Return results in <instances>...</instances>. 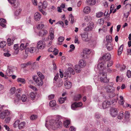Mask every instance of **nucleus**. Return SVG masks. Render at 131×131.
<instances>
[{
  "mask_svg": "<svg viewBox=\"0 0 131 131\" xmlns=\"http://www.w3.org/2000/svg\"><path fill=\"white\" fill-rule=\"evenodd\" d=\"M59 76V74L58 73L55 76V77L54 78V80L56 81H57L58 78Z\"/></svg>",
  "mask_w": 131,
  "mask_h": 131,
  "instance_id": "774afa93",
  "label": "nucleus"
},
{
  "mask_svg": "<svg viewBox=\"0 0 131 131\" xmlns=\"http://www.w3.org/2000/svg\"><path fill=\"white\" fill-rule=\"evenodd\" d=\"M127 75L128 78L131 77V72L130 70H128L127 73Z\"/></svg>",
  "mask_w": 131,
  "mask_h": 131,
  "instance_id": "09e8293b",
  "label": "nucleus"
},
{
  "mask_svg": "<svg viewBox=\"0 0 131 131\" xmlns=\"http://www.w3.org/2000/svg\"><path fill=\"white\" fill-rule=\"evenodd\" d=\"M104 13L102 12H99L96 14V17L98 18L101 17L102 15H103Z\"/></svg>",
  "mask_w": 131,
  "mask_h": 131,
  "instance_id": "a19ab883",
  "label": "nucleus"
},
{
  "mask_svg": "<svg viewBox=\"0 0 131 131\" xmlns=\"http://www.w3.org/2000/svg\"><path fill=\"white\" fill-rule=\"evenodd\" d=\"M90 50L88 49L85 48L84 49L83 51V54L82 56L84 59H86L88 58L89 55L91 53Z\"/></svg>",
  "mask_w": 131,
  "mask_h": 131,
  "instance_id": "20e7f679",
  "label": "nucleus"
},
{
  "mask_svg": "<svg viewBox=\"0 0 131 131\" xmlns=\"http://www.w3.org/2000/svg\"><path fill=\"white\" fill-rule=\"evenodd\" d=\"M106 47H107V49L109 50H112V48L111 45L110 43L109 42H108L106 45Z\"/></svg>",
  "mask_w": 131,
  "mask_h": 131,
  "instance_id": "4c0bfd02",
  "label": "nucleus"
},
{
  "mask_svg": "<svg viewBox=\"0 0 131 131\" xmlns=\"http://www.w3.org/2000/svg\"><path fill=\"white\" fill-rule=\"evenodd\" d=\"M110 105L109 101H104L102 104V107L104 109H105L106 108L109 107V105Z\"/></svg>",
  "mask_w": 131,
  "mask_h": 131,
  "instance_id": "2eb2a0df",
  "label": "nucleus"
},
{
  "mask_svg": "<svg viewBox=\"0 0 131 131\" xmlns=\"http://www.w3.org/2000/svg\"><path fill=\"white\" fill-rule=\"evenodd\" d=\"M3 55L7 57H9L11 55V54L8 52L4 53Z\"/></svg>",
  "mask_w": 131,
  "mask_h": 131,
  "instance_id": "864d4df0",
  "label": "nucleus"
},
{
  "mask_svg": "<svg viewBox=\"0 0 131 131\" xmlns=\"http://www.w3.org/2000/svg\"><path fill=\"white\" fill-rule=\"evenodd\" d=\"M25 47L24 43H22L21 44L20 46V49L21 50H23Z\"/></svg>",
  "mask_w": 131,
  "mask_h": 131,
  "instance_id": "603ef678",
  "label": "nucleus"
},
{
  "mask_svg": "<svg viewBox=\"0 0 131 131\" xmlns=\"http://www.w3.org/2000/svg\"><path fill=\"white\" fill-rule=\"evenodd\" d=\"M37 74L39 77L41 78V79H44L45 77L43 74L40 72H39L37 73Z\"/></svg>",
  "mask_w": 131,
  "mask_h": 131,
  "instance_id": "79ce46f5",
  "label": "nucleus"
},
{
  "mask_svg": "<svg viewBox=\"0 0 131 131\" xmlns=\"http://www.w3.org/2000/svg\"><path fill=\"white\" fill-rule=\"evenodd\" d=\"M11 39L10 38H8V39L7 40V42L8 43V45L9 46H10L12 44L11 43Z\"/></svg>",
  "mask_w": 131,
  "mask_h": 131,
  "instance_id": "bf43d9fd",
  "label": "nucleus"
},
{
  "mask_svg": "<svg viewBox=\"0 0 131 131\" xmlns=\"http://www.w3.org/2000/svg\"><path fill=\"white\" fill-rule=\"evenodd\" d=\"M70 121L69 120H67L66 121L64 122L63 123L64 125L66 128L68 127V125L70 124Z\"/></svg>",
  "mask_w": 131,
  "mask_h": 131,
  "instance_id": "e433bc0d",
  "label": "nucleus"
},
{
  "mask_svg": "<svg viewBox=\"0 0 131 131\" xmlns=\"http://www.w3.org/2000/svg\"><path fill=\"white\" fill-rule=\"evenodd\" d=\"M6 22V20L2 18L0 19V23H5Z\"/></svg>",
  "mask_w": 131,
  "mask_h": 131,
  "instance_id": "338daca9",
  "label": "nucleus"
},
{
  "mask_svg": "<svg viewBox=\"0 0 131 131\" xmlns=\"http://www.w3.org/2000/svg\"><path fill=\"white\" fill-rule=\"evenodd\" d=\"M58 41L59 42H62L63 41L64 39V38L62 36H60L58 38Z\"/></svg>",
  "mask_w": 131,
  "mask_h": 131,
  "instance_id": "de8ad7c7",
  "label": "nucleus"
},
{
  "mask_svg": "<svg viewBox=\"0 0 131 131\" xmlns=\"http://www.w3.org/2000/svg\"><path fill=\"white\" fill-rule=\"evenodd\" d=\"M123 117L124 114H123V112H121L118 115L117 118L118 119H122L123 118Z\"/></svg>",
  "mask_w": 131,
  "mask_h": 131,
  "instance_id": "58836bf2",
  "label": "nucleus"
},
{
  "mask_svg": "<svg viewBox=\"0 0 131 131\" xmlns=\"http://www.w3.org/2000/svg\"><path fill=\"white\" fill-rule=\"evenodd\" d=\"M86 63L83 60H80L79 61V65H80L81 67L82 68L86 65Z\"/></svg>",
  "mask_w": 131,
  "mask_h": 131,
  "instance_id": "412c9836",
  "label": "nucleus"
},
{
  "mask_svg": "<svg viewBox=\"0 0 131 131\" xmlns=\"http://www.w3.org/2000/svg\"><path fill=\"white\" fill-rule=\"evenodd\" d=\"M81 97V95L80 94L75 95L74 97V99L75 101L79 100Z\"/></svg>",
  "mask_w": 131,
  "mask_h": 131,
  "instance_id": "bb28decb",
  "label": "nucleus"
},
{
  "mask_svg": "<svg viewBox=\"0 0 131 131\" xmlns=\"http://www.w3.org/2000/svg\"><path fill=\"white\" fill-rule=\"evenodd\" d=\"M92 29L90 27L88 26L84 29V30L85 31H89L91 30Z\"/></svg>",
  "mask_w": 131,
  "mask_h": 131,
  "instance_id": "3c124183",
  "label": "nucleus"
},
{
  "mask_svg": "<svg viewBox=\"0 0 131 131\" xmlns=\"http://www.w3.org/2000/svg\"><path fill=\"white\" fill-rule=\"evenodd\" d=\"M37 118V116L36 115H32L30 117V119L31 120H34L36 119Z\"/></svg>",
  "mask_w": 131,
  "mask_h": 131,
  "instance_id": "a18cd8bd",
  "label": "nucleus"
},
{
  "mask_svg": "<svg viewBox=\"0 0 131 131\" xmlns=\"http://www.w3.org/2000/svg\"><path fill=\"white\" fill-rule=\"evenodd\" d=\"M82 103L81 102H79L78 103L74 102L71 105V108L73 110H75L76 108L82 106Z\"/></svg>",
  "mask_w": 131,
  "mask_h": 131,
  "instance_id": "0eeeda50",
  "label": "nucleus"
},
{
  "mask_svg": "<svg viewBox=\"0 0 131 131\" xmlns=\"http://www.w3.org/2000/svg\"><path fill=\"white\" fill-rule=\"evenodd\" d=\"M16 91V89L15 87H12L10 90V93L12 94H14Z\"/></svg>",
  "mask_w": 131,
  "mask_h": 131,
  "instance_id": "72a5a7b5",
  "label": "nucleus"
},
{
  "mask_svg": "<svg viewBox=\"0 0 131 131\" xmlns=\"http://www.w3.org/2000/svg\"><path fill=\"white\" fill-rule=\"evenodd\" d=\"M37 65V64L36 62H34L32 64L31 66H32V69H34V68L36 67Z\"/></svg>",
  "mask_w": 131,
  "mask_h": 131,
  "instance_id": "69168bd1",
  "label": "nucleus"
},
{
  "mask_svg": "<svg viewBox=\"0 0 131 131\" xmlns=\"http://www.w3.org/2000/svg\"><path fill=\"white\" fill-rule=\"evenodd\" d=\"M102 76L100 78V80L101 82L104 83H107L109 81V80L107 79L106 73L102 72L101 74Z\"/></svg>",
  "mask_w": 131,
  "mask_h": 131,
  "instance_id": "39448f33",
  "label": "nucleus"
},
{
  "mask_svg": "<svg viewBox=\"0 0 131 131\" xmlns=\"http://www.w3.org/2000/svg\"><path fill=\"white\" fill-rule=\"evenodd\" d=\"M14 49L15 50H17V51H18V49L19 48L18 46V44H15L14 45Z\"/></svg>",
  "mask_w": 131,
  "mask_h": 131,
  "instance_id": "13d9d810",
  "label": "nucleus"
},
{
  "mask_svg": "<svg viewBox=\"0 0 131 131\" xmlns=\"http://www.w3.org/2000/svg\"><path fill=\"white\" fill-rule=\"evenodd\" d=\"M84 20L85 21H90L91 20V17L89 16H85L84 18Z\"/></svg>",
  "mask_w": 131,
  "mask_h": 131,
  "instance_id": "c85d7f7f",
  "label": "nucleus"
},
{
  "mask_svg": "<svg viewBox=\"0 0 131 131\" xmlns=\"http://www.w3.org/2000/svg\"><path fill=\"white\" fill-rule=\"evenodd\" d=\"M48 32L46 30H42L40 31L38 34L39 36L43 37L47 34Z\"/></svg>",
  "mask_w": 131,
  "mask_h": 131,
  "instance_id": "f3484780",
  "label": "nucleus"
},
{
  "mask_svg": "<svg viewBox=\"0 0 131 131\" xmlns=\"http://www.w3.org/2000/svg\"><path fill=\"white\" fill-rule=\"evenodd\" d=\"M54 94H51L48 96V98L49 100H52L54 98Z\"/></svg>",
  "mask_w": 131,
  "mask_h": 131,
  "instance_id": "680f3d73",
  "label": "nucleus"
},
{
  "mask_svg": "<svg viewBox=\"0 0 131 131\" xmlns=\"http://www.w3.org/2000/svg\"><path fill=\"white\" fill-rule=\"evenodd\" d=\"M25 123V122H21L18 125L19 128L20 129H21L23 128L24 126Z\"/></svg>",
  "mask_w": 131,
  "mask_h": 131,
  "instance_id": "2f4dec72",
  "label": "nucleus"
},
{
  "mask_svg": "<svg viewBox=\"0 0 131 131\" xmlns=\"http://www.w3.org/2000/svg\"><path fill=\"white\" fill-rule=\"evenodd\" d=\"M106 40L108 42H110L112 41V37L111 36H107L106 37Z\"/></svg>",
  "mask_w": 131,
  "mask_h": 131,
  "instance_id": "c756f323",
  "label": "nucleus"
},
{
  "mask_svg": "<svg viewBox=\"0 0 131 131\" xmlns=\"http://www.w3.org/2000/svg\"><path fill=\"white\" fill-rule=\"evenodd\" d=\"M66 100V97H60L58 101L60 104H62L64 102V101Z\"/></svg>",
  "mask_w": 131,
  "mask_h": 131,
  "instance_id": "393cba45",
  "label": "nucleus"
},
{
  "mask_svg": "<svg viewBox=\"0 0 131 131\" xmlns=\"http://www.w3.org/2000/svg\"><path fill=\"white\" fill-rule=\"evenodd\" d=\"M58 50L57 49H54L53 50V52H54V54L55 55H56L58 53Z\"/></svg>",
  "mask_w": 131,
  "mask_h": 131,
  "instance_id": "4d7b16f0",
  "label": "nucleus"
},
{
  "mask_svg": "<svg viewBox=\"0 0 131 131\" xmlns=\"http://www.w3.org/2000/svg\"><path fill=\"white\" fill-rule=\"evenodd\" d=\"M7 44V43L5 41H2L0 42V47L3 48Z\"/></svg>",
  "mask_w": 131,
  "mask_h": 131,
  "instance_id": "7c9ffc66",
  "label": "nucleus"
},
{
  "mask_svg": "<svg viewBox=\"0 0 131 131\" xmlns=\"http://www.w3.org/2000/svg\"><path fill=\"white\" fill-rule=\"evenodd\" d=\"M32 78L38 86H40L42 85L43 84L42 80L43 79H41L39 77H37V76H33Z\"/></svg>",
  "mask_w": 131,
  "mask_h": 131,
  "instance_id": "f03ea898",
  "label": "nucleus"
},
{
  "mask_svg": "<svg viewBox=\"0 0 131 131\" xmlns=\"http://www.w3.org/2000/svg\"><path fill=\"white\" fill-rule=\"evenodd\" d=\"M30 97L32 99H34L35 98V96L33 92L31 93L30 94Z\"/></svg>",
  "mask_w": 131,
  "mask_h": 131,
  "instance_id": "8fccbe9b",
  "label": "nucleus"
},
{
  "mask_svg": "<svg viewBox=\"0 0 131 131\" xmlns=\"http://www.w3.org/2000/svg\"><path fill=\"white\" fill-rule=\"evenodd\" d=\"M111 55L110 53H107L103 56L101 58V60H104L105 61H108L111 59Z\"/></svg>",
  "mask_w": 131,
  "mask_h": 131,
  "instance_id": "9b49d317",
  "label": "nucleus"
},
{
  "mask_svg": "<svg viewBox=\"0 0 131 131\" xmlns=\"http://www.w3.org/2000/svg\"><path fill=\"white\" fill-rule=\"evenodd\" d=\"M86 2L88 5L92 6L95 4L96 1L95 0H87Z\"/></svg>",
  "mask_w": 131,
  "mask_h": 131,
  "instance_id": "a211bd4d",
  "label": "nucleus"
},
{
  "mask_svg": "<svg viewBox=\"0 0 131 131\" xmlns=\"http://www.w3.org/2000/svg\"><path fill=\"white\" fill-rule=\"evenodd\" d=\"M21 11V9H19L17 10L15 13V16H18L20 14V12Z\"/></svg>",
  "mask_w": 131,
  "mask_h": 131,
  "instance_id": "ea45409f",
  "label": "nucleus"
},
{
  "mask_svg": "<svg viewBox=\"0 0 131 131\" xmlns=\"http://www.w3.org/2000/svg\"><path fill=\"white\" fill-rule=\"evenodd\" d=\"M123 47V45H122L118 51V56L120 55L121 54L122 51Z\"/></svg>",
  "mask_w": 131,
  "mask_h": 131,
  "instance_id": "5701e85b",
  "label": "nucleus"
},
{
  "mask_svg": "<svg viewBox=\"0 0 131 131\" xmlns=\"http://www.w3.org/2000/svg\"><path fill=\"white\" fill-rule=\"evenodd\" d=\"M54 30L52 28H51L50 29V35L48 37V39H50V40L52 41L54 38Z\"/></svg>",
  "mask_w": 131,
  "mask_h": 131,
  "instance_id": "1a4fd4ad",
  "label": "nucleus"
},
{
  "mask_svg": "<svg viewBox=\"0 0 131 131\" xmlns=\"http://www.w3.org/2000/svg\"><path fill=\"white\" fill-rule=\"evenodd\" d=\"M92 29V28L94 27V24L92 22H90L89 23V25H88Z\"/></svg>",
  "mask_w": 131,
  "mask_h": 131,
  "instance_id": "6e6d98bb",
  "label": "nucleus"
},
{
  "mask_svg": "<svg viewBox=\"0 0 131 131\" xmlns=\"http://www.w3.org/2000/svg\"><path fill=\"white\" fill-rule=\"evenodd\" d=\"M43 24H38L37 26V28L39 30L42 29L43 27Z\"/></svg>",
  "mask_w": 131,
  "mask_h": 131,
  "instance_id": "c9c22d12",
  "label": "nucleus"
},
{
  "mask_svg": "<svg viewBox=\"0 0 131 131\" xmlns=\"http://www.w3.org/2000/svg\"><path fill=\"white\" fill-rule=\"evenodd\" d=\"M130 12V11L124 14V17L126 18H127L129 15Z\"/></svg>",
  "mask_w": 131,
  "mask_h": 131,
  "instance_id": "0e129e2a",
  "label": "nucleus"
},
{
  "mask_svg": "<svg viewBox=\"0 0 131 131\" xmlns=\"http://www.w3.org/2000/svg\"><path fill=\"white\" fill-rule=\"evenodd\" d=\"M46 46L45 43L42 40L39 41L37 44V48L38 49H43Z\"/></svg>",
  "mask_w": 131,
  "mask_h": 131,
  "instance_id": "423d86ee",
  "label": "nucleus"
},
{
  "mask_svg": "<svg viewBox=\"0 0 131 131\" xmlns=\"http://www.w3.org/2000/svg\"><path fill=\"white\" fill-rule=\"evenodd\" d=\"M56 121L54 120H51L49 121V125L51 126H54L56 123Z\"/></svg>",
  "mask_w": 131,
  "mask_h": 131,
  "instance_id": "cd10ccee",
  "label": "nucleus"
},
{
  "mask_svg": "<svg viewBox=\"0 0 131 131\" xmlns=\"http://www.w3.org/2000/svg\"><path fill=\"white\" fill-rule=\"evenodd\" d=\"M130 116V114L128 112H126L125 113V118H128Z\"/></svg>",
  "mask_w": 131,
  "mask_h": 131,
  "instance_id": "49530a36",
  "label": "nucleus"
},
{
  "mask_svg": "<svg viewBox=\"0 0 131 131\" xmlns=\"http://www.w3.org/2000/svg\"><path fill=\"white\" fill-rule=\"evenodd\" d=\"M31 64V63L29 62L25 64H23L21 65V67L22 68H24L26 67L27 66L30 65Z\"/></svg>",
  "mask_w": 131,
  "mask_h": 131,
  "instance_id": "473e14b6",
  "label": "nucleus"
},
{
  "mask_svg": "<svg viewBox=\"0 0 131 131\" xmlns=\"http://www.w3.org/2000/svg\"><path fill=\"white\" fill-rule=\"evenodd\" d=\"M9 3L12 4L13 6L15 8L17 7L19 4V2L18 0H13V2L11 1Z\"/></svg>",
  "mask_w": 131,
  "mask_h": 131,
  "instance_id": "dca6fc26",
  "label": "nucleus"
},
{
  "mask_svg": "<svg viewBox=\"0 0 131 131\" xmlns=\"http://www.w3.org/2000/svg\"><path fill=\"white\" fill-rule=\"evenodd\" d=\"M108 85L105 86V89L107 93H111L113 95V97L115 96V93H114L115 91L114 88L113 86V84L112 82H110L108 84Z\"/></svg>",
  "mask_w": 131,
  "mask_h": 131,
  "instance_id": "f257e3e1",
  "label": "nucleus"
},
{
  "mask_svg": "<svg viewBox=\"0 0 131 131\" xmlns=\"http://www.w3.org/2000/svg\"><path fill=\"white\" fill-rule=\"evenodd\" d=\"M110 114L112 117H115L117 114V111L116 108L113 107L110 110Z\"/></svg>",
  "mask_w": 131,
  "mask_h": 131,
  "instance_id": "9d476101",
  "label": "nucleus"
},
{
  "mask_svg": "<svg viewBox=\"0 0 131 131\" xmlns=\"http://www.w3.org/2000/svg\"><path fill=\"white\" fill-rule=\"evenodd\" d=\"M17 81L18 82L21 83H23L24 84L25 82V80L24 79L21 78H18L17 79Z\"/></svg>",
  "mask_w": 131,
  "mask_h": 131,
  "instance_id": "f704fd0d",
  "label": "nucleus"
},
{
  "mask_svg": "<svg viewBox=\"0 0 131 131\" xmlns=\"http://www.w3.org/2000/svg\"><path fill=\"white\" fill-rule=\"evenodd\" d=\"M49 105L51 107H53L56 104V101L54 100H53L50 102L49 103Z\"/></svg>",
  "mask_w": 131,
  "mask_h": 131,
  "instance_id": "a878e982",
  "label": "nucleus"
},
{
  "mask_svg": "<svg viewBox=\"0 0 131 131\" xmlns=\"http://www.w3.org/2000/svg\"><path fill=\"white\" fill-rule=\"evenodd\" d=\"M35 48H31L29 49V52L31 53H33L35 51Z\"/></svg>",
  "mask_w": 131,
  "mask_h": 131,
  "instance_id": "e2e57ef3",
  "label": "nucleus"
},
{
  "mask_svg": "<svg viewBox=\"0 0 131 131\" xmlns=\"http://www.w3.org/2000/svg\"><path fill=\"white\" fill-rule=\"evenodd\" d=\"M113 64L112 61H111L108 63L107 64V67H110Z\"/></svg>",
  "mask_w": 131,
  "mask_h": 131,
  "instance_id": "052dcab7",
  "label": "nucleus"
},
{
  "mask_svg": "<svg viewBox=\"0 0 131 131\" xmlns=\"http://www.w3.org/2000/svg\"><path fill=\"white\" fill-rule=\"evenodd\" d=\"M41 18V15L39 13L37 12L35 14L34 18L36 21H39Z\"/></svg>",
  "mask_w": 131,
  "mask_h": 131,
  "instance_id": "4468645a",
  "label": "nucleus"
},
{
  "mask_svg": "<svg viewBox=\"0 0 131 131\" xmlns=\"http://www.w3.org/2000/svg\"><path fill=\"white\" fill-rule=\"evenodd\" d=\"M81 37L82 40L84 41H87L89 40L90 39L88 37L87 33L84 32L81 34Z\"/></svg>",
  "mask_w": 131,
  "mask_h": 131,
  "instance_id": "f8f14e48",
  "label": "nucleus"
},
{
  "mask_svg": "<svg viewBox=\"0 0 131 131\" xmlns=\"http://www.w3.org/2000/svg\"><path fill=\"white\" fill-rule=\"evenodd\" d=\"M64 74L65 75L66 74L67 75H69V74H72L74 75L75 74V72L72 68L71 67H69L64 72Z\"/></svg>",
  "mask_w": 131,
  "mask_h": 131,
  "instance_id": "6e6552de",
  "label": "nucleus"
},
{
  "mask_svg": "<svg viewBox=\"0 0 131 131\" xmlns=\"http://www.w3.org/2000/svg\"><path fill=\"white\" fill-rule=\"evenodd\" d=\"M11 118L10 117H8L5 118V121L6 123H8L10 119Z\"/></svg>",
  "mask_w": 131,
  "mask_h": 131,
  "instance_id": "5fc2aeb1",
  "label": "nucleus"
},
{
  "mask_svg": "<svg viewBox=\"0 0 131 131\" xmlns=\"http://www.w3.org/2000/svg\"><path fill=\"white\" fill-rule=\"evenodd\" d=\"M42 7H43L44 8H46L47 7V3L46 1H44L43 2V4L41 3Z\"/></svg>",
  "mask_w": 131,
  "mask_h": 131,
  "instance_id": "37998d69",
  "label": "nucleus"
},
{
  "mask_svg": "<svg viewBox=\"0 0 131 131\" xmlns=\"http://www.w3.org/2000/svg\"><path fill=\"white\" fill-rule=\"evenodd\" d=\"M62 122L59 121H58L57 122H56L55 125H54V127L55 128H60L62 126Z\"/></svg>",
  "mask_w": 131,
  "mask_h": 131,
  "instance_id": "6ab92c4d",
  "label": "nucleus"
},
{
  "mask_svg": "<svg viewBox=\"0 0 131 131\" xmlns=\"http://www.w3.org/2000/svg\"><path fill=\"white\" fill-rule=\"evenodd\" d=\"M27 97L24 94L21 97V100L23 102H25L26 101Z\"/></svg>",
  "mask_w": 131,
  "mask_h": 131,
  "instance_id": "c03bdc74",
  "label": "nucleus"
},
{
  "mask_svg": "<svg viewBox=\"0 0 131 131\" xmlns=\"http://www.w3.org/2000/svg\"><path fill=\"white\" fill-rule=\"evenodd\" d=\"M91 11V9L89 6H86L84 7L83 9V12L85 13H88L90 12Z\"/></svg>",
  "mask_w": 131,
  "mask_h": 131,
  "instance_id": "4be33fe9",
  "label": "nucleus"
},
{
  "mask_svg": "<svg viewBox=\"0 0 131 131\" xmlns=\"http://www.w3.org/2000/svg\"><path fill=\"white\" fill-rule=\"evenodd\" d=\"M69 20H71V23L72 24H73V23L74 21V16L72 15V14H71L69 16Z\"/></svg>",
  "mask_w": 131,
  "mask_h": 131,
  "instance_id": "b1692460",
  "label": "nucleus"
},
{
  "mask_svg": "<svg viewBox=\"0 0 131 131\" xmlns=\"http://www.w3.org/2000/svg\"><path fill=\"white\" fill-rule=\"evenodd\" d=\"M10 114V112L8 110H4L1 113L0 118L2 119H4L6 116L9 115Z\"/></svg>",
  "mask_w": 131,
  "mask_h": 131,
  "instance_id": "7ed1b4c3",
  "label": "nucleus"
},
{
  "mask_svg": "<svg viewBox=\"0 0 131 131\" xmlns=\"http://www.w3.org/2000/svg\"><path fill=\"white\" fill-rule=\"evenodd\" d=\"M81 68H82L80 65H76L75 67V70L76 72L79 73L81 71Z\"/></svg>",
  "mask_w": 131,
  "mask_h": 131,
  "instance_id": "aec40b11",
  "label": "nucleus"
},
{
  "mask_svg": "<svg viewBox=\"0 0 131 131\" xmlns=\"http://www.w3.org/2000/svg\"><path fill=\"white\" fill-rule=\"evenodd\" d=\"M64 85L65 88L67 89H70L72 86V83L69 81H65Z\"/></svg>",
  "mask_w": 131,
  "mask_h": 131,
  "instance_id": "ddd939ff",
  "label": "nucleus"
}]
</instances>
